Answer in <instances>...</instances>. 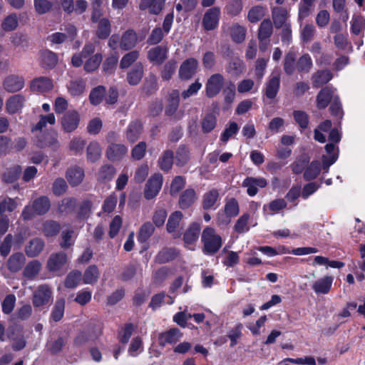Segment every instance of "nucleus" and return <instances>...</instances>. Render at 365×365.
<instances>
[{
	"label": "nucleus",
	"instance_id": "6e6d98bb",
	"mask_svg": "<svg viewBox=\"0 0 365 365\" xmlns=\"http://www.w3.org/2000/svg\"><path fill=\"white\" fill-rule=\"evenodd\" d=\"M103 59L101 53H96L90 57L84 64V69L87 72L96 71L100 66Z\"/></svg>",
	"mask_w": 365,
	"mask_h": 365
},
{
	"label": "nucleus",
	"instance_id": "5fc2aeb1",
	"mask_svg": "<svg viewBox=\"0 0 365 365\" xmlns=\"http://www.w3.org/2000/svg\"><path fill=\"white\" fill-rule=\"evenodd\" d=\"M312 67V61L309 55L304 54L297 61V68L299 72L308 73Z\"/></svg>",
	"mask_w": 365,
	"mask_h": 365
},
{
	"label": "nucleus",
	"instance_id": "c03bdc74",
	"mask_svg": "<svg viewBox=\"0 0 365 365\" xmlns=\"http://www.w3.org/2000/svg\"><path fill=\"white\" fill-rule=\"evenodd\" d=\"M173 163V153L171 150H165L158 159V165L161 170H169Z\"/></svg>",
	"mask_w": 365,
	"mask_h": 365
},
{
	"label": "nucleus",
	"instance_id": "c9c22d12",
	"mask_svg": "<svg viewBox=\"0 0 365 365\" xmlns=\"http://www.w3.org/2000/svg\"><path fill=\"white\" fill-rule=\"evenodd\" d=\"M111 32V25L110 21L106 18H103L98 21L96 35L101 39L107 38Z\"/></svg>",
	"mask_w": 365,
	"mask_h": 365
},
{
	"label": "nucleus",
	"instance_id": "052dcab7",
	"mask_svg": "<svg viewBox=\"0 0 365 365\" xmlns=\"http://www.w3.org/2000/svg\"><path fill=\"white\" fill-rule=\"evenodd\" d=\"M176 165L182 166L185 165L190 159V152L187 147L181 145L176 152Z\"/></svg>",
	"mask_w": 365,
	"mask_h": 365
},
{
	"label": "nucleus",
	"instance_id": "4468645a",
	"mask_svg": "<svg viewBox=\"0 0 365 365\" xmlns=\"http://www.w3.org/2000/svg\"><path fill=\"white\" fill-rule=\"evenodd\" d=\"M220 205L219 190L212 188L205 192L202 196V207L204 210H215Z\"/></svg>",
	"mask_w": 365,
	"mask_h": 365
},
{
	"label": "nucleus",
	"instance_id": "2eb2a0df",
	"mask_svg": "<svg viewBox=\"0 0 365 365\" xmlns=\"http://www.w3.org/2000/svg\"><path fill=\"white\" fill-rule=\"evenodd\" d=\"M267 185V180L263 178L248 177L242 182V186L247 187V192L250 196L255 195L258 188H263Z\"/></svg>",
	"mask_w": 365,
	"mask_h": 365
},
{
	"label": "nucleus",
	"instance_id": "f3484780",
	"mask_svg": "<svg viewBox=\"0 0 365 365\" xmlns=\"http://www.w3.org/2000/svg\"><path fill=\"white\" fill-rule=\"evenodd\" d=\"M26 263V257L22 252L12 254L6 262L7 269L13 273L20 271Z\"/></svg>",
	"mask_w": 365,
	"mask_h": 365
},
{
	"label": "nucleus",
	"instance_id": "e2e57ef3",
	"mask_svg": "<svg viewBox=\"0 0 365 365\" xmlns=\"http://www.w3.org/2000/svg\"><path fill=\"white\" fill-rule=\"evenodd\" d=\"M321 164L319 161H313L306 169L304 177L306 180L314 179L320 172Z\"/></svg>",
	"mask_w": 365,
	"mask_h": 365
},
{
	"label": "nucleus",
	"instance_id": "72a5a7b5",
	"mask_svg": "<svg viewBox=\"0 0 365 365\" xmlns=\"http://www.w3.org/2000/svg\"><path fill=\"white\" fill-rule=\"evenodd\" d=\"M75 238L76 234L73 230H64L61 234L60 247L63 250L70 248L74 244Z\"/></svg>",
	"mask_w": 365,
	"mask_h": 365
},
{
	"label": "nucleus",
	"instance_id": "4d7b16f0",
	"mask_svg": "<svg viewBox=\"0 0 365 365\" xmlns=\"http://www.w3.org/2000/svg\"><path fill=\"white\" fill-rule=\"evenodd\" d=\"M296 55L294 52L289 51L285 56L284 61V70L288 75H292L296 68L295 66Z\"/></svg>",
	"mask_w": 365,
	"mask_h": 365
},
{
	"label": "nucleus",
	"instance_id": "bb28decb",
	"mask_svg": "<svg viewBox=\"0 0 365 365\" xmlns=\"http://www.w3.org/2000/svg\"><path fill=\"white\" fill-rule=\"evenodd\" d=\"M164 4L165 0H142L139 8L140 10L148 9L150 13L158 14L162 11Z\"/></svg>",
	"mask_w": 365,
	"mask_h": 365
},
{
	"label": "nucleus",
	"instance_id": "13d9d810",
	"mask_svg": "<svg viewBox=\"0 0 365 365\" xmlns=\"http://www.w3.org/2000/svg\"><path fill=\"white\" fill-rule=\"evenodd\" d=\"M217 124V118L214 114L208 113L202 120L201 125L204 133H210Z\"/></svg>",
	"mask_w": 365,
	"mask_h": 365
},
{
	"label": "nucleus",
	"instance_id": "603ef678",
	"mask_svg": "<svg viewBox=\"0 0 365 365\" xmlns=\"http://www.w3.org/2000/svg\"><path fill=\"white\" fill-rule=\"evenodd\" d=\"M225 214L229 217H235L240 212L238 202L235 198L226 199L225 204Z\"/></svg>",
	"mask_w": 365,
	"mask_h": 365
},
{
	"label": "nucleus",
	"instance_id": "680f3d73",
	"mask_svg": "<svg viewBox=\"0 0 365 365\" xmlns=\"http://www.w3.org/2000/svg\"><path fill=\"white\" fill-rule=\"evenodd\" d=\"M65 308V300L63 299H58L55 305L53 307L52 313H51V319L54 322H58L61 319L63 316Z\"/></svg>",
	"mask_w": 365,
	"mask_h": 365
},
{
	"label": "nucleus",
	"instance_id": "e433bc0d",
	"mask_svg": "<svg viewBox=\"0 0 365 365\" xmlns=\"http://www.w3.org/2000/svg\"><path fill=\"white\" fill-rule=\"evenodd\" d=\"M101 335V328L97 327V331L94 334H91L90 331H83L80 333L75 339V343L77 345L81 346L90 341H94L99 336Z\"/></svg>",
	"mask_w": 365,
	"mask_h": 365
},
{
	"label": "nucleus",
	"instance_id": "393cba45",
	"mask_svg": "<svg viewBox=\"0 0 365 365\" xmlns=\"http://www.w3.org/2000/svg\"><path fill=\"white\" fill-rule=\"evenodd\" d=\"M197 200V193L193 188H187L182 192L179 199V206L182 209L190 207Z\"/></svg>",
	"mask_w": 365,
	"mask_h": 365
},
{
	"label": "nucleus",
	"instance_id": "79ce46f5",
	"mask_svg": "<svg viewBox=\"0 0 365 365\" xmlns=\"http://www.w3.org/2000/svg\"><path fill=\"white\" fill-rule=\"evenodd\" d=\"M266 8L262 6L252 7L247 14V19L251 23H257L261 20L266 13Z\"/></svg>",
	"mask_w": 365,
	"mask_h": 365
},
{
	"label": "nucleus",
	"instance_id": "8fccbe9b",
	"mask_svg": "<svg viewBox=\"0 0 365 365\" xmlns=\"http://www.w3.org/2000/svg\"><path fill=\"white\" fill-rule=\"evenodd\" d=\"M101 155V148L97 142H91L87 147V158L91 162L97 161Z\"/></svg>",
	"mask_w": 365,
	"mask_h": 365
},
{
	"label": "nucleus",
	"instance_id": "f03ea898",
	"mask_svg": "<svg viewBox=\"0 0 365 365\" xmlns=\"http://www.w3.org/2000/svg\"><path fill=\"white\" fill-rule=\"evenodd\" d=\"M81 122V115L76 110H71L63 113L59 119L62 130L71 133L77 130Z\"/></svg>",
	"mask_w": 365,
	"mask_h": 365
},
{
	"label": "nucleus",
	"instance_id": "7c9ffc66",
	"mask_svg": "<svg viewBox=\"0 0 365 365\" xmlns=\"http://www.w3.org/2000/svg\"><path fill=\"white\" fill-rule=\"evenodd\" d=\"M84 178V171L82 168L74 167L68 170L66 178L72 186L80 184Z\"/></svg>",
	"mask_w": 365,
	"mask_h": 365
},
{
	"label": "nucleus",
	"instance_id": "c756f323",
	"mask_svg": "<svg viewBox=\"0 0 365 365\" xmlns=\"http://www.w3.org/2000/svg\"><path fill=\"white\" fill-rule=\"evenodd\" d=\"M273 32V26L270 19H264L258 29V38L260 42L267 41L271 36Z\"/></svg>",
	"mask_w": 365,
	"mask_h": 365
},
{
	"label": "nucleus",
	"instance_id": "a878e982",
	"mask_svg": "<svg viewBox=\"0 0 365 365\" xmlns=\"http://www.w3.org/2000/svg\"><path fill=\"white\" fill-rule=\"evenodd\" d=\"M333 282V277L331 276H326L322 279L316 281L312 288L317 294H326L329 292Z\"/></svg>",
	"mask_w": 365,
	"mask_h": 365
},
{
	"label": "nucleus",
	"instance_id": "49530a36",
	"mask_svg": "<svg viewBox=\"0 0 365 365\" xmlns=\"http://www.w3.org/2000/svg\"><path fill=\"white\" fill-rule=\"evenodd\" d=\"M83 279L81 272L78 270L71 271L66 277L64 285L67 288H75Z\"/></svg>",
	"mask_w": 365,
	"mask_h": 365
},
{
	"label": "nucleus",
	"instance_id": "f257e3e1",
	"mask_svg": "<svg viewBox=\"0 0 365 365\" xmlns=\"http://www.w3.org/2000/svg\"><path fill=\"white\" fill-rule=\"evenodd\" d=\"M51 203L47 197L42 196L35 200L32 205L26 206L22 212L24 220H29L34 218L36 215H43L50 209Z\"/></svg>",
	"mask_w": 365,
	"mask_h": 365
},
{
	"label": "nucleus",
	"instance_id": "c85d7f7f",
	"mask_svg": "<svg viewBox=\"0 0 365 365\" xmlns=\"http://www.w3.org/2000/svg\"><path fill=\"white\" fill-rule=\"evenodd\" d=\"M68 92L72 96H78L86 90V83L81 78H76L69 81L67 84Z\"/></svg>",
	"mask_w": 365,
	"mask_h": 365
},
{
	"label": "nucleus",
	"instance_id": "9d476101",
	"mask_svg": "<svg viewBox=\"0 0 365 365\" xmlns=\"http://www.w3.org/2000/svg\"><path fill=\"white\" fill-rule=\"evenodd\" d=\"M220 9L217 6L207 9L202 18V26L207 31L215 29L219 24Z\"/></svg>",
	"mask_w": 365,
	"mask_h": 365
},
{
	"label": "nucleus",
	"instance_id": "20e7f679",
	"mask_svg": "<svg viewBox=\"0 0 365 365\" xmlns=\"http://www.w3.org/2000/svg\"><path fill=\"white\" fill-rule=\"evenodd\" d=\"M52 300V291L47 284H41L34 292L32 303L34 307L39 308Z\"/></svg>",
	"mask_w": 365,
	"mask_h": 365
},
{
	"label": "nucleus",
	"instance_id": "bf43d9fd",
	"mask_svg": "<svg viewBox=\"0 0 365 365\" xmlns=\"http://www.w3.org/2000/svg\"><path fill=\"white\" fill-rule=\"evenodd\" d=\"M106 93L105 87L102 86L93 88L89 95V99L93 105H98L103 100Z\"/></svg>",
	"mask_w": 365,
	"mask_h": 365
},
{
	"label": "nucleus",
	"instance_id": "aec40b11",
	"mask_svg": "<svg viewBox=\"0 0 365 365\" xmlns=\"http://www.w3.org/2000/svg\"><path fill=\"white\" fill-rule=\"evenodd\" d=\"M182 336V333L178 328H172L167 331L163 332L159 336V344L165 346L167 344H175Z\"/></svg>",
	"mask_w": 365,
	"mask_h": 365
},
{
	"label": "nucleus",
	"instance_id": "774afa93",
	"mask_svg": "<svg viewBox=\"0 0 365 365\" xmlns=\"http://www.w3.org/2000/svg\"><path fill=\"white\" fill-rule=\"evenodd\" d=\"M365 27V19L361 15H354L351 21V29L353 34L358 35Z\"/></svg>",
	"mask_w": 365,
	"mask_h": 365
},
{
	"label": "nucleus",
	"instance_id": "a19ab883",
	"mask_svg": "<svg viewBox=\"0 0 365 365\" xmlns=\"http://www.w3.org/2000/svg\"><path fill=\"white\" fill-rule=\"evenodd\" d=\"M142 130V125L139 122H133L130 123L127 129L126 138L130 143L135 142Z\"/></svg>",
	"mask_w": 365,
	"mask_h": 365
},
{
	"label": "nucleus",
	"instance_id": "423d86ee",
	"mask_svg": "<svg viewBox=\"0 0 365 365\" xmlns=\"http://www.w3.org/2000/svg\"><path fill=\"white\" fill-rule=\"evenodd\" d=\"M25 86V79L22 76L9 74L2 81L4 90L10 93H14L21 91Z\"/></svg>",
	"mask_w": 365,
	"mask_h": 365
},
{
	"label": "nucleus",
	"instance_id": "3c124183",
	"mask_svg": "<svg viewBox=\"0 0 365 365\" xmlns=\"http://www.w3.org/2000/svg\"><path fill=\"white\" fill-rule=\"evenodd\" d=\"M41 63L44 67L53 68L58 61L56 55L50 51H43L41 54Z\"/></svg>",
	"mask_w": 365,
	"mask_h": 365
},
{
	"label": "nucleus",
	"instance_id": "f8f14e48",
	"mask_svg": "<svg viewBox=\"0 0 365 365\" xmlns=\"http://www.w3.org/2000/svg\"><path fill=\"white\" fill-rule=\"evenodd\" d=\"M25 97L21 94H15L9 97L5 103V110L10 115L20 113L24 106Z\"/></svg>",
	"mask_w": 365,
	"mask_h": 365
},
{
	"label": "nucleus",
	"instance_id": "cd10ccee",
	"mask_svg": "<svg viewBox=\"0 0 365 365\" xmlns=\"http://www.w3.org/2000/svg\"><path fill=\"white\" fill-rule=\"evenodd\" d=\"M335 149L336 146L333 143H328L325 145V150L328 155L323 156V168L326 172L328 171L329 167L337 160L338 155L336 153H334Z\"/></svg>",
	"mask_w": 365,
	"mask_h": 365
},
{
	"label": "nucleus",
	"instance_id": "37998d69",
	"mask_svg": "<svg viewBox=\"0 0 365 365\" xmlns=\"http://www.w3.org/2000/svg\"><path fill=\"white\" fill-rule=\"evenodd\" d=\"M115 174V168L108 165H103L101 168L98 173V180L100 182H106L113 179Z\"/></svg>",
	"mask_w": 365,
	"mask_h": 365
},
{
	"label": "nucleus",
	"instance_id": "0e129e2a",
	"mask_svg": "<svg viewBox=\"0 0 365 365\" xmlns=\"http://www.w3.org/2000/svg\"><path fill=\"white\" fill-rule=\"evenodd\" d=\"M139 57L138 51H132L123 56L120 62V68H127L133 63Z\"/></svg>",
	"mask_w": 365,
	"mask_h": 365
},
{
	"label": "nucleus",
	"instance_id": "5701e85b",
	"mask_svg": "<svg viewBox=\"0 0 365 365\" xmlns=\"http://www.w3.org/2000/svg\"><path fill=\"white\" fill-rule=\"evenodd\" d=\"M128 152V148L122 144H111L107 150V157L109 160L115 161L120 160Z\"/></svg>",
	"mask_w": 365,
	"mask_h": 365
},
{
	"label": "nucleus",
	"instance_id": "7ed1b4c3",
	"mask_svg": "<svg viewBox=\"0 0 365 365\" xmlns=\"http://www.w3.org/2000/svg\"><path fill=\"white\" fill-rule=\"evenodd\" d=\"M202 240L204 242V252L207 254H215L222 245L220 236L215 235L214 230H204Z\"/></svg>",
	"mask_w": 365,
	"mask_h": 365
},
{
	"label": "nucleus",
	"instance_id": "a211bd4d",
	"mask_svg": "<svg viewBox=\"0 0 365 365\" xmlns=\"http://www.w3.org/2000/svg\"><path fill=\"white\" fill-rule=\"evenodd\" d=\"M272 17L277 29H280L286 26V24H289L287 22L289 17L288 11L285 8L273 7L272 9Z\"/></svg>",
	"mask_w": 365,
	"mask_h": 365
},
{
	"label": "nucleus",
	"instance_id": "ea45409f",
	"mask_svg": "<svg viewBox=\"0 0 365 365\" xmlns=\"http://www.w3.org/2000/svg\"><path fill=\"white\" fill-rule=\"evenodd\" d=\"M331 128V122L329 120H326L322 122L318 127L314 130V138L315 140L319 143H325L326 136L322 133V132H327Z\"/></svg>",
	"mask_w": 365,
	"mask_h": 365
},
{
	"label": "nucleus",
	"instance_id": "0eeeda50",
	"mask_svg": "<svg viewBox=\"0 0 365 365\" xmlns=\"http://www.w3.org/2000/svg\"><path fill=\"white\" fill-rule=\"evenodd\" d=\"M163 181V176L160 173H155L149 178L144 189V196L147 200L154 198L159 193Z\"/></svg>",
	"mask_w": 365,
	"mask_h": 365
},
{
	"label": "nucleus",
	"instance_id": "39448f33",
	"mask_svg": "<svg viewBox=\"0 0 365 365\" xmlns=\"http://www.w3.org/2000/svg\"><path fill=\"white\" fill-rule=\"evenodd\" d=\"M68 262L67 255L62 252L52 253L47 261V268L50 272L62 274L64 272V267Z\"/></svg>",
	"mask_w": 365,
	"mask_h": 365
},
{
	"label": "nucleus",
	"instance_id": "6ab92c4d",
	"mask_svg": "<svg viewBox=\"0 0 365 365\" xmlns=\"http://www.w3.org/2000/svg\"><path fill=\"white\" fill-rule=\"evenodd\" d=\"M53 83L47 77H38L31 82L30 88L32 91L37 93H46L53 88Z\"/></svg>",
	"mask_w": 365,
	"mask_h": 365
},
{
	"label": "nucleus",
	"instance_id": "4be33fe9",
	"mask_svg": "<svg viewBox=\"0 0 365 365\" xmlns=\"http://www.w3.org/2000/svg\"><path fill=\"white\" fill-rule=\"evenodd\" d=\"M180 104V93L178 90H173L169 95L165 108V113L173 116L176 114Z\"/></svg>",
	"mask_w": 365,
	"mask_h": 365
},
{
	"label": "nucleus",
	"instance_id": "9b49d317",
	"mask_svg": "<svg viewBox=\"0 0 365 365\" xmlns=\"http://www.w3.org/2000/svg\"><path fill=\"white\" fill-rule=\"evenodd\" d=\"M280 86V73L279 71H273L269 76L264 86L265 96L273 99L277 95Z\"/></svg>",
	"mask_w": 365,
	"mask_h": 365
},
{
	"label": "nucleus",
	"instance_id": "dca6fc26",
	"mask_svg": "<svg viewBox=\"0 0 365 365\" xmlns=\"http://www.w3.org/2000/svg\"><path fill=\"white\" fill-rule=\"evenodd\" d=\"M168 52L167 46H158L148 51V58L151 63L160 65L167 58Z\"/></svg>",
	"mask_w": 365,
	"mask_h": 365
},
{
	"label": "nucleus",
	"instance_id": "473e14b6",
	"mask_svg": "<svg viewBox=\"0 0 365 365\" xmlns=\"http://www.w3.org/2000/svg\"><path fill=\"white\" fill-rule=\"evenodd\" d=\"M333 91L329 87L322 89L317 95V103L319 109L325 108L330 102Z\"/></svg>",
	"mask_w": 365,
	"mask_h": 365
},
{
	"label": "nucleus",
	"instance_id": "864d4df0",
	"mask_svg": "<svg viewBox=\"0 0 365 365\" xmlns=\"http://www.w3.org/2000/svg\"><path fill=\"white\" fill-rule=\"evenodd\" d=\"M56 123V117L53 113L48 115H41L39 117V121L36 123L32 130H41L45 128L48 124L54 125Z\"/></svg>",
	"mask_w": 365,
	"mask_h": 365
},
{
	"label": "nucleus",
	"instance_id": "f704fd0d",
	"mask_svg": "<svg viewBox=\"0 0 365 365\" xmlns=\"http://www.w3.org/2000/svg\"><path fill=\"white\" fill-rule=\"evenodd\" d=\"M41 264L38 260H32L29 262L25 267L23 274L25 277L33 279L40 272Z\"/></svg>",
	"mask_w": 365,
	"mask_h": 365
},
{
	"label": "nucleus",
	"instance_id": "58836bf2",
	"mask_svg": "<svg viewBox=\"0 0 365 365\" xmlns=\"http://www.w3.org/2000/svg\"><path fill=\"white\" fill-rule=\"evenodd\" d=\"M100 273L96 265L89 266L84 272L83 281L85 284H93L98 281Z\"/></svg>",
	"mask_w": 365,
	"mask_h": 365
},
{
	"label": "nucleus",
	"instance_id": "ddd939ff",
	"mask_svg": "<svg viewBox=\"0 0 365 365\" xmlns=\"http://www.w3.org/2000/svg\"><path fill=\"white\" fill-rule=\"evenodd\" d=\"M198 67V61L194 58L186 59L179 68V77L182 80H189L195 74Z\"/></svg>",
	"mask_w": 365,
	"mask_h": 365
},
{
	"label": "nucleus",
	"instance_id": "09e8293b",
	"mask_svg": "<svg viewBox=\"0 0 365 365\" xmlns=\"http://www.w3.org/2000/svg\"><path fill=\"white\" fill-rule=\"evenodd\" d=\"M245 69V65L239 58L232 59L227 67V71L232 76H238L242 74Z\"/></svg>",
	"mask_w": 365,
	"mask_h": 365
},
{
	"label": "nucleus",
	"instance_id": "1a4fd4ad",
	"mask_svg": "<svg viewBox=\"0 0 365 365\" xmlns=\"http://www.w3.org/2000/svg\"><path fill=\"white\" fill-rule=\"evenodd\" d=\"M17 207L15 200L9 197H0V228H8L9 226V221L7 217L4 216L6 212H12Z\"/></svg>",
	"mask_w": 365,
	"mask_h": 365
},
{
	"label": "nucleus",
	"instance_id": "6e6552de",
	"mask_svg": "<svg viewBox=\"0 0 365 365\" xmlns=\"http://www.w3.org/2000/svg\"><path fill=\"white\" fill-rule=\"evenodd\" d=\"M225 83L224 77L220 73L212 75L205 84L206 96L208 98L216 96L221 91Z\"/></svg>",
	"mask_w": 365,
	"mask_h": 365
},
{
	"label": "nucleus",
	"instance_id": "338daca9",
	"mask_svg": "<svg viewBox=\"0 0 365 365\" xmlns=\"http://www.w3.org/2000/svg\"><path fill=\"white\" fill-rule=\"evenodd\" d=\"M76 205V200L73 197H66L58 203V210L61 212H69Z\"/></svg>",
	"mask_w": 365,
	"mask_h": 365
},
{
	"label": "nucleus",
	"instance_id": "2f4dec72",
	"mask_svg": "<svg viewBox=\"0 0 365 365\" xmlns=\"http://www.w3.org/2000/svg\"><path fill=\"white\" fill-rule=\"evenodd\" d=\"M143 76V66L141 63H137L128 72L127 75V81L130 85H137L141 81Z\"/></svg>",
	"mask_w": 365,
	"mask_h": 365
},
{
	"label": "nucleus",
	"instance_id": "69168bd1",
	"mask_svg": "<svg viewBox=\"0 0 365 365\" xmlns=\"http://www.w3.org/2000/svg\"><path fill=\"white\" fill-rule=\"evenodd\" d=\"M246 36V29L240 25L235 24L231 29V36L237 43L242 42Z\"/></svg>",
	"mask_w": 365,
	"mask_h": 365
},
{
	"label": "nucleus",
	"instance_id": "b1692460",
	"mask_svg": "<svg viewBox=\"0 0 365 365\" xmlns=\"http://www.w3.org/2000/svg\"><path fill=\"white\" fill-rule=\"evenodd\" d=\"M44 242L41 239L34 238L29 242L25 247V252L29 257H37L44 247Z\"/></svg>",
	"mask_w": 365,
	"mask_h": 365
},
{
	"label": "nucleus",
	"instance_id": "de8ad7c7",
	"mask_svg": "<svg viewBox=\"0 0 365 365\" xmlns=\"http://www.w3.org/2000/svg\"><path fill=\"white\" fill-rule=\"evenodd\" d=\"M287 207V202L284 199H276L271 201L264 209L270 215L279 212Z\"/></svg>",
	"mask_w": 365,
	"mask_h": 365
},
{
	"label": "nucleus",
	"instance_id": "4c0bfd02",
	"mask_svg": "<svg viewBox=\"0 0 365 365\" xmlns=\"http://www.w3.org/2000/svg\"><path fill=\"white\" fill-rule=\"evenodd\" d=\"M331 78L332 75L329 71H318L312 77L313 86L319 88L328 83Z\"/></svg>",
	"mask_w": 365,
	"mask_h": 365
},
{
	"label": "nucleus",
	"instance_id": "a18cd8bd",
	"mask_svg": "<svg viewBox=\"0 0 365 365\" xmlns=\"http://www.w3.org/2000/svg\"><path fill=\"white\" fill-rule=\"evenodd\" d=\"M178 255V251L173 248H166L160 251L156 257V260L159 263H167L173 260Z\"/></svg>",
	"mask_w": 365,
	"mask_h": 365
},
{
	"label": "nucleus",
	"instance_id": "412c9836",
	"mask_svg": "<svg viewBox=\"0 0 365 365\" xmlns=\"http://www.w3.org/2000/svg\"><path fill=\"white\" fill-rule=\"evenodd\" d=\"M138 42V38L133 30H128L123 33L120 38V48L128 51L134 48Z\"/></svg>",
	"mask_w": 365,
	"mask_h": 365
}]
</instances>
